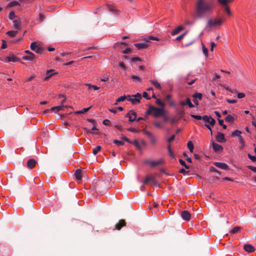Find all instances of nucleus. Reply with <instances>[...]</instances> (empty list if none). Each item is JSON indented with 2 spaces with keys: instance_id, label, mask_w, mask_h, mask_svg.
Returning a JSON list of instances; mask_svg holds the SVG:
<instances>
[{
  "instance_id": "nucleus-24",
  "label": "nucleus",
  "mask_w": 256,
  "mask_h": 256,
  "mask_svg": "<svg viewBox=\"0 0 256 256\" xmlns=\"http://www.w3.org/2000/svg\"><path fill=\"white\" fill-rule=\"evenodd\" d=\"M18 33V30H10L6 32V34L11 38H14Z\"/></svg>"
},
{
  "instance_id": "nucleus-48",
  "label": "nucleus",
  "mask_w": 256,
  "mask_h": 256,
  "mask_svg": "<svg viewBox=\"0 0 256 256\" xmlns=\"http://www.w3.org/2000/svg\"><path fill=\"white\" fill-rule=\"evenodd\" d=\"M132 144H134L139 150L140 149V146L137 140H134Z\"/></svg>"
},
{
  "instance_id": "nucleus-46",
  "label": "nucleus",
  "mask_w": 256,
  "mask_h": 256,
  "mask_svg": "<svg viewBox=\"0 0 256 256\" xmlns=\"http://www.w3.org/2000/svg\"><path fill=\"white\" fill-rule=\"evenodd\" d=\"M90 108H91V107H90H90L87 108H84V109H82V110H81L77 111V112H76V114H83V113H84V112H86L88 111V110L90 109Z\"/></svg>"
},
{
  "instance_id": "nucleus-28",
  "label": "nucleus",
  "mask_w": 256,
  "mask_h": 256,
  "mask_svg": "<svg viewBox=\"0 0 256 256\" xmlns=\"http://www.w3.org/2000/svg\"><path fill=\"white\" fill-rule=\"evenodd\" d=\"M241 134L242 132L240 130H236L232 132V136H238V138L239 136H241Z\"/></svg>"
},
{
  "instance_id": "nucleus-35",
  "label": "nucleus",
  "mask_w": 256,
  "mask_h": 256,
  "mask_svg": "<svg viewBox=\"0 0 256 256\" xmlns=\"http://www.w3.org/2000/svg\"><path fill=\"white\" fill-rule=\"evenodd\" d=\"M150 82L156 88L160 89L161 88L160 84L158 82L154 80H152Z\"/></svg>"
},
{
  "instance_id": "nucleus-52",
  "label": "nucleus",
  "mask_w": 256,
  "mask_h": 256,
  "mask_svg": "<svg viewBox=\"0 0 256 256\" xmlns=\"http://www.w3.org/2000/svg\"><path fill=\"white\" fill-rule=\"evenodd\" d=\"M190 116L192 118H193L197 120H200L202 118V116L200 115H196V114H191Z\"/></svg>"
},
{
  "instance_id": "nucleus-3",
  "label": "nucleus",
  "mask_w": 256,
  "mask_h": 256,
  "mask_svg": "<svg viewBox=\"0 0 256 256\" xmlns=\"http://www.w3.org/2000/svg\"><path fill=\"white\" fill-rule=\"evenodd\" d=\"M108 181L102 180H98L97 178V188L102 189L103 192H106L107 189Z\"/></svg>"
},
{
  "instance_id": "nucleus-26",
  "label": "nucleus",
  "mask_w": 256,
  "mask_h": 256,
  "mask_svg": "<svg viewBox=\"0 0 256 256\" xmlns=\"http://www.w3.org/2000/svg\"><path fill=\"white\" fill-rule=\"evenodd\" d=\"M64 108V106L63 105L56 106H54L51 108V110L54 111L55 110H56V112H58L60 110H63Z\"/></svg>"
},
{
  "instance_id": "nucleus-14",
  "label": "nucleus",
  "mask_w": 256,
  "mask_h": 256,
  "mask_svg": "<svg viewBox=\"0 0 256 256\" xmlns=\"http://www.w3.org/2000/svg\"><path fill=\"white\" fill-rule=\"evenodd\" d=\"M216 140L219 142H224L226 141L224 134L218 132L216 136Z\"/></svg>"
},
{
  "instance_id": "nucleus-9",
  "label": "nucleus",
  "mask_w": 256,
  "mask_h": 256,
  "mask_svg": "<svg viewBox=\"0 0 256 256\" xmlns=\"http://www.w3.org/2000/svg\"><path fill=\"white\" fill-rule=\"evenodd\" d=\"M181 216L184 220L188 222L190 219V214L188 210H184L181 212Z\"/></svg>"
},
{
  "instance_id": "nucleus-44",
  "label": "nucleus",
  "mask_w": 256,
  "mask_h": 256,
  "mask_svg": "<svg viewBox=\"0 0 256 256\" xmlns=\"http://www.w3.org/2000/svg\"><path fill=\"white\" fill-rule=\"evenodd\" d=\"M151 179H152V176H146V179L142 182L144 184H146L148 182H150Z\"/></svg>"
},
{
  "instance_id": "nucleus-59",
  "label": "nucleus",
  "mask_w": 256,
  "mask_h": 256,
  "mask_svg": "<svg viewBox=\"0 0 256 256\" xmlns=\"http://www.w3.org/2000/svg\"><path fill=\"white\" fill-rule=\"evenodd\" d=\"M202 52H203L205 56H208V50L204 46H202Z\"/></svg>"
},
{
  "instance_id": "nucleus-36",
  "label": "nucleus",
  "mask_w": 256,
  "mask_h": 256,
  "mask_svg": "<svg viewBox=\"0 0 256 256\" xmlns=\"http://www.w3.org/2000/svg\"><path fill=\"white\" fill-rule=\"evenodd\" d=\"M186 105H188L189 106V108H190L194 107V106L192 103L190 98H187L186 99Z\"/></svg>"
},
{
  "instance_id": "nucleus-43",
  "label": "nucleus",
  "mask_w": 256,
  "mask_h": 256,
  "mask_svg": "<svg viewBox=\"0 0 256 256\" xmlns=\"http://www.w3.org/2000/svg\"><path fill=\"white\" fill-rule=\"evenodd\" d=\"M210 116H207V115H204V116H202V119L204 122H208L210 121Z\"/></svg>"
},
{
  "instance_id": "nucleus-27",
  "label": "nucleus",
  "mask_w": 256,
  "mask_h": 256,
  "mask_svg": "<svg viewBox=\"0 0 256 256\" xmlns=\"http://www.w3.org/2000/svg\"><path fill=\"white\" fill-rule=\"evenodd\" d=\"M146 42H147L148 44L150 42L151 40H158L159 39L155 36H150L148 38L145 39Z\"/></svg>"
},
{
  "instance_id": "nucleus-40",
  "label": "nucleus",
  "mask_w": 256,
  "mask_h": 256,
  "mask_svg": "<svg viewBox=\"0 0 256 256\" xmlns=\"http://www.w3.org/2000/svg\"><path fill=\"white\" fill-rule=\"evenodd\" d=\"M168 152L171 158H174V153L172 152V150L171 148H170V144L168 146Z\"/></svg>"
},
{
  "instance_id": "nucleus-60",
  "label": "nucleus",
  "mask_w": 256,
  "mask_h": 256,
  "mask_svg": "<svg viewBox=\"0 0 256 256\" xmlns=\"http://www.w3.org/2000/svg\"><path fill=\"white\" fill-rule=\"evenodd\" d=\"M58 98H62V100L61 101L62 104L64 103L66 100V98L64 97V95H63V94H59Z\"/></svg>"
},
{
  "instance_id": "nucleus-58",
  "label": "nucleus",
  "mask_w": 256,
  "mask_h": 256,
  "mask_svg": "<svg viewBox=\"0 0 256 256\" xmlns=\"http://www.w3.org/2000/svg\"><path fill=\"white\" fill-rule=\"evenodd\" d=\"M179 172L185 176L188 173V171H186L184 168H181Z\"/></svg>"
},
{
  "instance_id": "nucleus-20",
  "label": "nucleus",
  "mask_w": 256,
  "mask_h": 256,
  "mask_svg": "<svg viewBox=\"0 0 256 256\" xmlns=\"http://www.w3.org/2000/svg\"><path fill=\"white\" fill-rule=\"evenodd\" d=\"M107 8L110 11L112 12L114 14H116V12H118V10L112 4H108Z\"/></svg>"
},
{
  "instance_id": "nucleus-17",
  "label": "nucleus",
  "mask_w": 256,
  "mask_h": 256,
  "mask_svg": "<svg viewBox=\"0 0 256 256\" xmlns=\"http://www.w3.org/2000/svg\"><path fill=\"white\" fill-rule=\"evenodd\" d=\"M127 100L130 102L132 104H138L140 103V100L136 98L130 96L128 95Z\"/></svg>"
},
{
  "instance_id": "nucleus-11",
  "label": "nucleus",
  "mask_w": 256,
  "mask_h": 256,
  "mask_svg": "<svg viewBox=\"0 0 256 256\" xmlns=\"http://www.w3.org/2000/svg\"><path fill=\"white\" fill-rule=\"evenodd\" d=\"M37 164V162L34 158H30L27 162V167L30 169L34 168Z\"/></svg>"
},
{
  "instance_id": "nucleus-23",
  "label": "nucleus",
  "mask_w": 256,
  "mask_h": 256,
  "mask_svg": "<svg viewBox=\"0 0 256 256\" xmlns=\"http://www.w3.org/2000/svg\"><path fill=\"white\" fill-rule=\"evenodd\" d=\"M22 58L25 60L32 61L36 58V56L34 54L33 56L32 55L24 56H22Z\"/></svg>"
},
{
  "instance_id": "nucleus-37",
  "label": "nucleus",
  "mask_w": 256,
  "mask_h": 256,
  "mask_svg": "<svg viewBox=\"0 0 256 256\" xmlns=\"http://www.w3.org/2000/svg\"><path fill=\"white\" fill-rule=\"evenodd\" d=\"M179 162H180V164L182 166H184L185 168H186V169H187V170H188V169H189V168H190V166H188V165L186 164L185 162H184V160H182V159H180V160H179Z\"/></svg>"
},
{
  "instance_id": "nucleus-50",
  "label": "nucleus",
  "mask_w": 256,
  "mask_h": 256,
  "mask_svg": "<svg viewBox=\"0 0 256 256\" xmlns=\"http://www.w3.org/2000/svg\"><path fill=\"white\" fill-rule=\"evenodd\" d=\"M156 103L158 106H160L162 107H164V104L162 102V100L160 99H157L156 100Z\"/></svg>"
},
{
  "instance_id": "nucleus-34",
  "label": "nucleus",
  "mask_w": 256,
  "mask_h": 256,
  "mask_svg": "<svg viewBox=\"0 0 256 256\" xmlns=\"http://www.w3.org/2000/svg\"><path fill=\"white\" fill-rule=\"evenodd\" d=\"M187 146L190 151L192 152L194 150V144L191 141H188L187 144Z\"/></svg>"
},
{
  "instance_id": "nucleus-19",
  "label": "nucleus",
  "mask_w": 256,
  "mask_h": 256,
  "mask_svg": "<svg viewBox=\"0 0 256 256\" xmlns=\"http://www.w3.org/2000/svg\"><path fill=\"white\" fill-rule=\"evenodd\" d=\"M126 226V222L124 220H120L118 224H116L115 226L116 228L120 230L122 227Z\"/></svg>"
},
{
  "instance_id": "nucleus-33",
  "label": "nucleus",
  "mask_w": 256,
  "mask_h": 256,
  "mask_svg": "<svg viewBox=\"0 0 256 256\" xmlns=\"http://www.w3.org/2000/svg\"><path fill=\"white\" fill-rule=\"evenodd\" d=\"M84 86L88 87V89L89 90H90L92 89H93L94 90H96V85H92L90 84H86Z\"/></svg>"
},
{
  "instance_id": "nucleus-7",
  "label": "nucleus",
  "mask_w": 256,
  "mask_h": 256,
  "mask_svg": "<svg viewBox=\"0 0 256 256\" xmlns=\"http://www.w3.org/2000/svg\"><path fill=\"white\" fill-rule=\"evenodd\" d=\"M126 117L128 118V120L130 122H132L136 120V114L134 111L130 110L126 114Z\"/></svg>"
},
{
  "instance_id": "nucleus-12",
  "label": "nucleus",
  "mask_w": 256,
  "mask_h": 256,
  "mask_svg": "<svg viewBox=\"0 0 256 256\" xmlns=\"http://www.w3.org/2000/svg\"><path fill=\"white\" fill-rule=\"evenodd\" d=\"M214 164L216 167L222 170H226L228 168V164L224 162H214Z\"/></svg>"
},
{
  "instance_id": "nucleus-13",
  "label": "nucleus",
  "mask_w": 256,
  "mask_h": 256,
  "mask_svg": "<svg viewBox=\"0 0 256 256\" xmlns=\"http://www.w3.org/2000/svg\"><path fill=\"white\" fill-rule=\"evenodd\" d=\"M134 46L138 48V49H142V48H145L148 46V44L145 40L144 42H140V43H136L134 44Z\"/></svg>"
},
{
  "instance_id": "nucleus-1",
  "label": "nucleus",
  "mask_w": 256,
  "mask_h": 256,
  "mask_svg": "<svg viewBox=\"0 0 256 256\" xmlns=\"http://www.w3.org/2000/svg\"><path fill=\"white\" fill-rule=\"evenodd\" d=\"M212 5L204 0H198L196 6V14L198 18H203L206 13L212 10Z\"/></svg>"
},
{
  "instance_id": "nucleus-32",
  "label": "nucleus",
  "mask_w": 256,
  "mask_h": 256,
  "mask_svg": "<svg viewBox=\"0 0 256 256\" xmlns=\"http://www.w3.org/2000/svg\"><path fill=\"white\" fill-rule=\"evenodd\" d=\"M234 120V117L230 114L228 115L225 118L226 122H232Z\"/></svg>"
},
{
  "instance_id": "nucleus-53",
  "label": "nucleus",
  "mask_w": 256,
  "mask_h": 256,
  "mask_svg": "<svg viewBox=\"0 0 256 256\" xmlns=\"http://www.w3.org/2000/svg\"><path fill=\"white\" fill-rule=\"evenodd\" d=\"M131 61L132 62H140V61H142V60L138 57H133V58H131Z\"/></svg>"
},
{
  "instance_id": "nucleus-55",
  "label": "nucleus",
  "mask_w": 256,
  "mask_h": 256,
  "mask_svg": "<svg viewBox=\"0 0 256 256\" xmlns=\"http://www.w3.org/2000/svg\"><path fill=\"white\" fill-rule=\"evenodd\" d=\"M6 47H7V44H6V41L4 40H2V46H1L2 49H5L6 48Z\"/></svg>"
},
{
  "instance_id": "nucleus-6",
  "label": "nucleus",
  "mask_w": 256,
  "mask_h": 256,
  "mask_svg": "<svg viewBox=\"0 0 256 256\" xmlns=\"http://www.w3.org/2000/svg\"><path fill=\"white\" fill-rule=\"evenodd\" d=\"M142 132L148 136L152 144H156V140L151 132L147 130L146 129H143Z\"/></svg>"
},
{
  "instance_id": "nucleus-15",
  "label": "nucleus",
  "mask_w": 256,
  "mask_h": 256,
  "mask_svg": "<svg viewBox=\"0 0 256 256\" xmlns=\"http://www.w3.org/2000/svg\"><path fill=\"white\" fill-rule=\"evenodd\" d=\"M14 28L17 30L20 29L22 23L20 18H18L13 20Z\"/></svg>"
},
{
  "instance_id": "nucleus-49",
  "label": "nucleus",
  "mask_w": 256,
  "mask_h": 256,
  "mask_svg": "<svg viewBox=\"0 0 256 256\" xmlns=\"http://www.w3.org/2000/svg\"><path fill=\"white\" fill-rule=\"evenodd\" d=\"M119 66L122 69L124 70H126V67L125 64L123 62H120L119 63Z\"/></svg>"
},
{
  "instance_id": "nucleus-41",
  "label": "nucleus",
  "mask_w": 256,
  "mask_h": 256,
  "mask_svg": "<svg viewBox=\"0 0 256 256\" xmlns=\"http://www.w3.org/2000/svg\"><path fill=\"white\" fill-rule=\"evenodd\" d=\"M131 78L134 81H136L137 82H141V78L137 76L136 75H132L131 76Z\"/></svg>"
},
{
  "instance_id": "nucleus-62",
  "label": "nucleus",
  "mask_w": 256,
  "mask_h": 256,
  "mask_svg": "<svg viewBox=\"0 0 256 256\" xmlns=\"http://www.w3.org/2000/svg\"><path fill=\"white\" fill-rule=\"evenodd\" d=\"M224 10L226 12L228 16H231L232 12H230V8L228 6H226V8H224Z\"/></svg>"
},
{
  "instance_id": "nucleus-54",
  "label": "nucleus",
  "mask_w": 256,
  "mask_h": 256,
  "mask_svg": "<svg viewBox=\"0 0 256 256\" xmlns=\"http://www.w3.org/2000/svg\"><path fill=\"white\" fill-rule=\"evenodd\" d=\"M152 108H154V106H150L148 110L146 112L147 114H151L152 112H154V110Z\"/></svg>"
},
{
  "instance_id": "nucleus-51",
  "label": "nucleus",
  "mask_w": 256,
  "mask_h": 256,
  "mask_svg": "<svg viewBox=\"0 0 256 256\" xmlns=\"http://www.w3.org/2000/svg\"><path fill=\"white\" fill-rule=\"evenodd\" d=\"M210 172H216L219 175L221 174V172L218 170L214 167V166H210Z\"/></svg>"
},
{
  "instance_id": "nucleus-8",
  "label": "nucleus",
  "mask_w": 256,
  "mask_h": 256,
  "mask_svg": "<svg viewBox=\"0 0 256 256\" xmlns=\"http://www.w3.org/2000/svg\"><path fill=\"white\" fill-rule=\"evenodd\" d=\"M54 70H48L46 72V76L44 78V81H48L49 79L52 78L53 76L56 75L58 74V72H55Z\"/></svg>"
},
{
  "instance_id": "nucleus-30",
  "label": "nucleus",
  "mask_w": 256,
  "mask_h": 256,
  "mask_svg": "<svg viewBox=\"0 0 256 256\" xmlns=\"http://www.w3.org/2000/svg\"><path fill=\"white\" fill-rule=\"evenodd\" d=\"M232 2V0H218V2L226 6L228 2Z\"/></svg>"
},
{
  "instance_id": "nucleus-25",
  "label": "nucleus",
  "mask_w": 256,
  "mask_h": 256,
  "mask_svg": "<svg viewBox=\"0 0 256 256\" xmlns=\"http://www.w3.org/2000/svg\"><path fill=\"white\" fill-rule=\"evenodd\" d=\"M20 3L17 1H12L8 4L7 8H12L16 6H20Z\"/></svg>"
},
{
  "instance_id": "nucleus-21",
  "label": "nucleus",
  "mask_w": 256,
  "mask_h": 256,
  "mask_svg": "<svg viewBox=\"0 0 256 256\" xmlns=\"http://www.w3.org/2000/svg\"><path fill=\"white\" fill-rule=\"evenodd\" d=\"M6 60L8 62H17L20 61V59L18 58L16 56H7L6 58Z\"/></svg>"
},
{
  "instance_id": "nucleus-29",
  "label": "nucleus",
  "mask_w": 256,
  "mask_h": 256,
  "mask_svg": "<svg viewBox=\"0 0 256 256\" xmlns=\"http://www.w3.org/2000/svg\"><path fill=\"white\" fill-rule=\"evenodd\" d=\"M127 98H128V95L127 96L124 95L123 96H121L119 97L116 100V103L115 104H117L118 102H123V101H124L126 100H127Z\"/></svg>"
},
{
  "instance_id": "nucleus-31",
  "label": "nucleus",
  "mask_w": 256,
  "mask_h": 256,
  "mask_svg": "<svg viewBox=\"0 0 256 256\" xmlns=\"http://www.w3.org/2000/svg\"><path fill=\"white\" fill-rule=\"evenodd\" d=\"M161 163H162L161 160H156V161H151L150 165L152 167H154V166H158L159 164H161Z\"/></svg>"
},
{
  "instance_id": "nucleus-2",
  "label": "nucleus",
  "mask_w": 256,
  "mask_h": 256,
  "mask_svg": "<svg viewBox=\"0 0 256 256\" xmlns=\"http://www.w3.org/2000/svg\"><path fill=\"white\" fill-rule=\"evenodd\" d=\"M222 23V18L216 19L214 20L210 19L208 21L206 27L211 28L214 26H220Z\"/></svg>"
},
{
  "instance_id": "nucleus-47",
  "label": "nucleus",
  "mask_w": 256,
  "mask_h": 256,
  "mask_svg": "<svg viewBox=\"0 0 256 256\" xmlns=\"http://www.w3.org/2000/svg\"><path fill=\"white\" fill-rule=\"evenodd\" d=\"M248 156L252 162H256V156H252L250 154H248Z\"/></svg>"
},
{
  "instance_id": "nucleus-10",
  "label": "nucleus",
  "mask_w": 256,
  "mask_h": 256,
  "mask_svg": "<svg viewBox=\"0 0 256 256\" xmlns=\"http://www.w3.org/2000/svg\"><path fill=\"white\" fill-rule=\"evenodd\" d=\"M82 171L80 169H76L74 172V178L76 180H80L82 178Z\"/></svg>"
},
{
  "instance_id": "nucleus-64",
  "label": "nucleus",
  "mask_w": 256,
  "mask_h": 256,
  "mask_svg": "<svg viewBox=\"0 0 256 256\" xmlns=\"http://www.w3.org/2000/svg\"><path fill=\"white\" fill-rule=\"evenodd\" d=\"M240 230L238 227H234V228L230 231V232L232 234H235L237 232Z\"/></svg>"
},
{
  "instance_id": "nucleus-63",
  "label": "nucleus",
  "mask_w": 256,
  "mask_h": 256,
  "mask_svg": "<svg viewBox=\"0 0 256 256\" xmlns=\"http://www.w3.org/2000/svg\"><path fill=\"white\" fill-rule=\"evenodd\" d=\"M143 97L144 98L148 100L150 99V98L148 96V92H143Z\"/></svg>"
},
{
  "instance_id": "nucleus-57",
  "label": "nucleus",
  "mask_w": 256,
  "mask_h": 256,
  "mask_svg": "<svg viewBox=\"0 0 256 256\" xmlns=\"http://www.w3.org/2000/svg\"><path fill=\"white\" fill-rule=\"evenodd\" d=\"M154 125L156 128H162V125L160 122H154Z\"/></svg>"
},
{
  "instance_id": "nucleus-56",
  "label": "nucleus",
  "mask_w": 256,
  "mask_h": 256,
  "mask_svg": "<svg viewBox=\"0 0 256 256\" xmlns=\"http://www.w3.org/2000/svg\"><path fill=\"white\" fill-rule=\"evenodd\" d=\"M247 168L250 170L256 172V167L252 166H248Z\"/></svg>"
},
{
  "instance_id": "nucleus-42",
  "label": "nucleus",
  "mask_w": 256,
  "mask_h": 256,
  "mask_svg": "<svg viewBox=\"0 0 256 256\" xmlns=\"http://www.w3.org/2000/svg\"><path fill=\"white\" fill-rule=\"evenodd\" d=\"M238 141L240 144L242 145V147L243 148L245 146V142L242 136H239L238 138Z\"/></svg>"
},
{
  "instance_id": "nucleus-61",
  "label": "nucleus",
  "mask_w": 256,
  "mask_h": 256,
  "mask_svg": "<svg viewBox=\"0 0 256 256\" xmlns=\"http://www.w3.org/2000/svg\"><path fill=\"white\" fill-rule=\"evenodd\" d=\"M103 124L106 126H110V122L108 119H105L103 120Z\"/></svg>"
},
{
  "instance_id": "nucleus-38",
  "label": "nucleus",
  "mask_w": 256,
  "mask_h": 256,
  "mask_svg": "<svg viewBox=\"0 0 256 256\" xmlns=\"http://www.w3.org/2000/svg\"><path fill=\"white\" fill-rule=\"evenodd\" d=\"M113 142L114 144L118 146H123L124 144V142L123 141L118 140H114Z\"/></svg>"
},
{
  "instance_id": "nucleus-5",
  "label": "nucleus",
  "mask_w": 256,
  "mask_h": 256,
  "mask_svg": "<svg viewBox=\"0 0 256 256\" xmlns=\"http://www.w3.org/2000/svg\"><path fill=\"white\" fill-rule=\"evenodd\" d=\"M152 108L154 110L153 114L155 117L162 116L164 114L165 112L163 108H158L154 106Z\"/></svg>"
},
{
  "instance_id": "nucleus-45",
  "label": "nucleus",
  "mask_w": 256,
  "mask_h": 256,
  "mask_svg": "<svg viewBox=\"0 0 256 256\" xmlns=\"http://www.w3.org/2000/svg\"><path fill=\"white\" fill-rule=\"evenodd\" d=\"M16 17V16L14 11H12L10 12L8 18L10 20H12Z\"/></svg>"
},
{
  "instance_id": "nucleus-22",
  "label": "nucleus",
  "mask_w": 256,
  "mask_h": 256,
  "mask_svg": "<svg viewBox=\"0 0 256 256\" xmlns=\"http://www.w3.org/2000/svg\"><path fill=\"white\" fill-rule=\"evenodd\" d=\"M184 28L183 26H178L172 32V36L176 34L178 32H180V30H182Z\"/></svg>"
},
{
  "instance_id": "nucleus-18",
  "label": "nucleus",
  "mask_w": 256,
  "mask_h": 256,
  "mask_svg": "<svg viewBox=\"0 0 256 256\" xmlns=\"http://www.w3.org/2000/svg\"><path fill=\"white\" fill-rule=\"evenodd\" d=\"M244 248L246 252H251L254 251V247L252 245L249 244H244Z\"/></svg>"
},
{
  "instance_id": "nucleus-16",
  "label": "nucleus",
  "mask_w": 256,
  "mask_h": 256,
  "mask_svg": "<svg viewBox=\"0 0 256 256\" xmlns=\"http://www.w3.org/2000/svg\"><path fill=\"white\" fill-rule=\"evenodd\" d=\"M212 146L215 152H219L222 151L223 149V148L221 145L214 142H212Z\"/></svg>"
},
{
  "instance_id": "nucleus-39",
  "label": "nucleus",
  "mask_w": 256,
  "mask_h": 256,
  "mask_svg": "<svg viewBox=\"0 0 256 256\" xmlns=\"http://www.w3.org/2000/svg\"><path fill=\"white\" fill-rule=\"evenodd\" d=\"M202 94L201 93H196L193 94L192 96L194 98H198L200 100L202 98Z\"/></svg>"
},
{
  "instance_id": "nucleus-4",
  "label": "nucleus",
  "mask_w": 256,
  "mask_h": 256,
  "mask_svg": "<svg viewBox=\"0 0 256 256\" xmlns=\"http://www.w3.org/2000/svg\"><path fill=\"white\" fill-rule=\"evenodd\" d=\"M30 48L32 50L35 51L36 53L41 54L43 52V48L38 46L37 44V42H34L31 43L30 44Z\"/></svg>"
}]
</instances>
